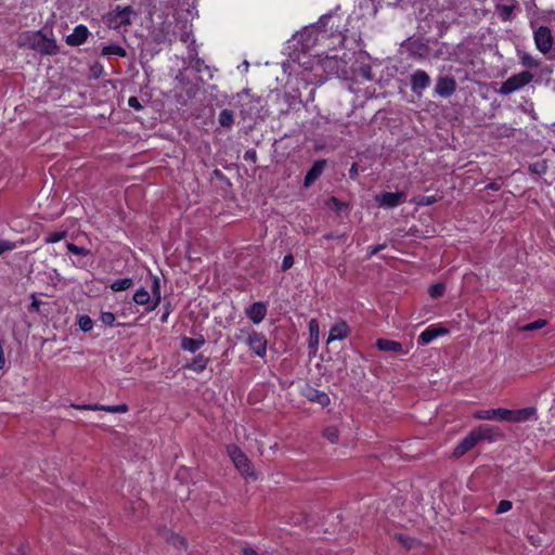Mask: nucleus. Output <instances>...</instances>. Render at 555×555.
<instances>
[{"instance_id":"obj_25","label":"nucleus","mask_w":555,"mask_h":555,"mask_svg":"<svg viewBox=\"0 0 555 555\" xmlns=\"http://www.w3.org/2000/svg\"><path fill=\"white\" fill-rule=\"evenodd\" d=\"M205 344V339L203 336L199 338H191V337H183L181 347L184 350H188L190 352H196L203 345Z\"/></svg>"},{"instance_id":"obj_58","label":"nucleus","mask_w":555,"mask_h":555,"mask_svg":"<svg viewBox=\"0 0 555 555\" xmlns=\"http://www.w3.org/2000/svg\"><path fill=\"white\" fill-rule=\"evenodd\" d=\"M41 304H42V302H41L40 300H38V299L33 295V300H31L30 307H31L33 309H35L36 311H39V308H40Z\"/></svg>"},{"instance_id":"obj_33","label":"nucleus","mask_w":555,"mask_h":555,"mask_svg":"<svg viewBox=\"0 0 555 555\" xmlns=\"http://www.w3.org/2000/svg\"><path fill=\"white\" fill-rule=\"evenodd\" d=\"M338 429L335 426H328L323 430V436L331 442L336 443L338 441Z\"/></svg>"},{"instance_id":"obj_15","label":"nucleus","mask_w":555,"mask_h":555,"mask_svg":"<svg viewBox=\"0 0 555 555\" xmlns=\"http://www.w3.org/2000/svg\"><path fill=\"white\" fill-rule=\"evenodd\" d=\"M268 311V305L262 301L254 302L251 306H249L245 313L249 320L253 321L255 324H259L262 322L267 315Z\"/></svg>"},{"instance_id":"obj_4","label":"nucleus","mask_w":555,"mask_h":555,"mask_svg":"<svg viewBox=\"0 0 555 555\" xmlns=\"http://www.w3.org/2000/svg\"><path fill=\"white\" fill-rule=\"evenodd\" d=\"M532 80L533 75L528 70L512 75L508 79L502 82L499 89V93L502 95H507L527 86Z\"/></svg>"},{"instance_id":"obj_11","label":"nucleus","mask_w":555,"mask_h":555,"mask_svg":"<svg viewBox=\"0 0 555 555\" xmlns=\"http://www.w3.org/2000/svg\"><path fill=\"white\" fill-rule=\"evenodd\" d=\"M479 443V440L477 438V435L475 430L473 429L467 436H465L454 448L453 450V456L454 457H461L468 451H470L474 447H476Z\"/></svg>"},{"instance_id":"obj_5","label":"nucleus","mask_w":555,"mask_h":555,"mask_svg":"<svg viewBox=\"0 0 555 555\" xmlns=\"http://www.w3.org/2000/svg\"><path fill=\"white\" fill-rule=\"evenodd\" d=\"M535 48L542 53L547 54L552 51L554 38L547 26H539L533 33Z\"/></svg>"},{"instance_id":"obj_1","label":"nucleus","mask_w":555,"mask_h":555,"mask_svg":"<svg viewBox=\"0 0 555 555\" xmlns=\"http://www.w3.org/2000/svg\"><path fill=\"white\" fill-rule=\"evenodd\" d=\"M18 46L29 48L43 55H55L59 52L55 40L47 37L41 30L21 34Z\"/></svg>"},{"instance_id":"obj_6","label":"nucleus","mask_w":555,"mask_h":555,"mask_svg":"<svg viewBox=\"0 0 555 555\" xmlns=\"http://www.w3.org/2000/svg\"><path fill=\"white\" fill-rule=\"evenodd\" d=\"M228 453L234 463L235 467L244 475H253V467L250 461L245 453L236 446L228 447Z\"/></svg>"},{"instance_id":"obj_45","label":"nucleus","mask_w":555,"mask_h":555,"mask_svg":"<svg viewBox=\"0 0 555 555\" xmlns=\"http://www.w3.org/2000/svg\"><path fill=\"white\" fill-rule=\"evenodd\" d=\"M160 301H162V296H158V297L151 296L150 305L145 308V311L146 312L154 311L159 306Z\"/></svg>"},{"instance_id":"obj_54","label":"nucleus","mask_w":555,"mask_h":555,"mask_svg":"<svg viewBox=\"0 0 555 555\" xmlns=\"http://www.w3.org/2000/svg\"><path fill=\"white\" fill-rule=\"evenodd\" d=\"M3 345H4V341L0 338V370L4 369L5 366V358H4V352H3Z\"/></svg>"},{"instance_id":"obj_60","label":"nucleus","mask_w":555,"mask_h":555,"mask_svg":"<svg viewBox=\"0 0 555 555\" xmlns=\"http://www.w3.org/2000/svg\"><path fill=\"white\" fill-rule=\"evenodd\" d=\"M357 175H358V165L352 164V166L349 170V176H350V178H354Z\"/></svg>"},{"instance_id":"obj_47","label":"nucleus","mask_w":555,"mask_h":555,"mask_svg":"<svg viewBox=\"0 0 555 555\" xmlns=\"http://www.w3.org/2000/svg\"><path fill=\"white\" fill-rule=\"evenodd\" d=\"M294 264V257L293 255L288 254L285 255L282 261V271H286L291 269Z\"/></svg>"},{"instance_id":"obj_12","label":"nucleus","mask_w":555,"mask_h":555,"mask_svg":"<svg viewBox=\"0 0 555 555\" xmlns=\"http://www.w3.org/2000/svg\"><path fill=\"white\" fill-rule=\"evenodd\" d=\"M456 90V81L450 76H440L437 79L435 91L442 98L452 95Z\"/></svg>"},{"instance_id":"obj_30","label":"nucleus","mask_w":555,"mask_h":555,"mask_svg":"<svg viewBox=\"0 0 555 555\" xmlns=\"http://www.w3.org/2000/svg\"><path fill=\"white\" fill-rule=\"evenodd\" d=\"M132 285H133V280L131 278H125V279H118V280L114 281L109 287L113 292H121V291L129 289Z\"/></svg>"},{"instance_id":"obj_57","label":"nucleus","mask_w":555,"mask_h":555,"mask_svg":"<svg viewBox=\"0 0 555 555\" xmlns=\"http://www.w3.org/2000/svg\"><path fill=\"white\" fill-rule=\"evenodd\" d=\"M309 330L311 332V335L313 334V332H315L318 334L319 332V325H318V322L315 320H311L309 322Z\"/></svg>"},{"instance_id":"obj_44","label":"nucleus","mask_w":555,"mask_h":555,"mask_svg":"<svg viewBox=\"0 0 555 555\" xmlns=\"http://www.w3.org/2000/svg\"><path fill=\"white\" fill-rule=\"evenodd\" d=\"M151 296L158 297L160 295V280L158 276H153L152 286H151Z\"/></svg>"},{"instance_id":"obj_55","label":"nucleus","mask_w":555,"mask_h":555,"mask_svg":"<svg viewBox=\"0 0 555 555\" xmlns=\"http://www.w3.org/2000/svg\"><path fill=\"white\" fill-rule=\"evenodd\" d=\"M553 73V66L552 65H545L540 70V76H550Z\"/></svg>"},{"instance_id":"obj_10","label":"nucleus","mask_w":555,"mask_h":555,"mask_svg":"<svg viewBox=\"0 0 555 555\" xmlns=\"http://www.w3.org/2000/svg\"><path fill=\"white\" fill-rule=\"evenodd\" d=\"M430 77L425 70L417 69L411 75V90L417 95H422L423 91L430 86Z\"/></svg>"},{"instance_id":"obj_34","label":"nucleus","mask_w":555,"mask_h":555,"mask_svg":"<svg viewBox=\"0 0 555 555\" xmlns=\"http://www.w3.org/2000/svg\"><path fill=\"white\" fill-rule=\"evenodd\" d=\"M66 248L69 253L79 255V256H88L91 254V251L89 249L81 247V246H77L76 244L70 243V242H68L66 244Z\"/></svg>"},{"instance_id":"obj_43","label":"nucleus","mask_w":555,"mask_h":555,"mask_svg":"<svg viewBox=\"0 0 555 555\" xmlns=\"http://www.w3.org/2000/svg\"><path fill=\"white\" fill-rule=\"evenodd\" d=\"M513 503L509 500H501L496 506L495 513L503 514L512 509Z\"/></svg>"},{"instance_id":"obj_64","label":"nucleus","mask_w":555,"mask_h":555,"mask_svg":"<svg viewBox=\"0 0 555 555\" xmlns=\"http://www.w3.org/2000/svg\"><path fill=\"white\" fill-rule=\"evenodd\" d=\"M554 44H555V40H554Z\"/></svg>"},{"instance_id":"obj_46","label":"nucleus","mask_w":555,"mask_h":555,"mask_svg":"<svg viewBox=\"0 0 555 555\" xmlns=\"http://www.w3.org/2000/svg\"><path fill=\"white\" fill-rule=\"evenodd\" d=\"M360 75L369 81L374 79L372 68L369 65H364L360 68Z\"/></svg>"},{"instance_id":"obj_49","label":"nucleus","mask_w":555,"mask_h":555,"mask_svg":"<svg viewBox=\"0 0 555 555\" xmlns=\"http://www.w3.org/2000/svg\"><path fill=\"white\" fill-rule=\"evenodd\" d=\"M529 169L533 173H543L546 170V166L542 163H535L530 165Z\"/></svg>"},{"instance_id":"obj_23","label":"nucleus","mask_w":555,"mask_h":555,"mask_svg":"<svg viewBox=\"0 0 555 555\" xmlns=\"http://www.w3.org/2000/svg\"><path fill=\"white\" fill-rule=\"evenodd\" d=\"M375 346L378 350L384 352L404 353L402 344L396 340L378 338L375 343Z\"/></svg>"},{"instance_id":"obj_42","label":"nucleus","mask_w":555,"mask_h":555,"mask_svg":"<svg viewBox=\"0 0 555 555\" xmlns=\"http://www.w3.org/2000/svg\"><path fill=\"white\" fill-rule=\"evenodd\" d=\"M16 248V243L7 241V240H0V256L3 255L7 251H11Z\"/></svg>"},{"instance_id":"obj_14","label":"nucleus","mask_w":555,"mask_h":555,"mask_svg":"<svg viewBox=\"0 0 555 555\" xmlns=\"http://www.w3.org/2000/svg\"><path fill=\"white\" fill-rule=\"evenodd\" d=\"M134 11L131 7L120 8L119 5L112 13L111 22L114 23L115 27L127 26L131 24V15Z\"/></svg>"},{"instance_id":"obj_22","label":"nucleus","mask_w":555,"mask_h":555,"mask_svg":"<svg viewBox=\"0 0 555 555\" xmlns=\"http://www.w3.org/2000/svg\"><path fill=\"white\" fill-rule=\"evenodd\" d=\"M447 333H448L447 328L429 326L421 333V335L417 338V344L423 345V346L427 345V344L431 343L438 336L444 335Z\"/></svg>"},{"instance_id":"obj_2","label":"nucleus","mask_w":555,"mask_h":555,"mask_svg":"<svg viewBox=\"0 0 555 555\" xmlns=\"http://www.w3.org/2000/svg\"><path fill=\"white\" fill-rule=\"evenodd\" d=\"M237 105L244 119L259 117L263 108V100L260 96L250 93L249 89H244L237 93Z\"/></svg>"},{"instance_id":"obj_13","label":"nucleus","mask_w":555,"mask_h":555,"mask_svg":"<svg viewBox=\"0 0 555 555\" xmlns=\"http://www.w3.org/2000/svg\"><path fill=\"white\" fill-rule=\"evenodd\" d=\"M507 422L514 423H522L527 422L531 418H535L537 409L534 406H527L519 410H508L507 409Z\"/></svg>"},{"instance_id":"obj_18","label":"nucleus","mask_w":555,"mask_h":555,"mask_svg":"<svg viewBox=\"0 0 555 555\" xmlns=\"http://www.w3.org/2000/svg\"><path fill=\"white\" fill-rule=\"evenodd\" d=\"M326 167V160L325 159H319L314 162L312 167L308 170L306 173L304 185L306 188H309L311 184H313L322 175Z\"/></svg>"},{"instance_id":"obj_62","label":"nucleus","mask_w":555,"mask_h":555,"mask_svg":"<svg viewBox=\"0 0 555 555\" xmlns=\"http://www.w3.org/2000/svg\"><path fill=\"white\" fill-rule=\"evenodd\" d=\"M548 59L555 61V44H553V48H552V51L550 52Z\"/></svg>"},{"instance_id":"obj_37","label":"nucleus","mask_w":555,"mask_h":555,"mask_svg":"<svg viewBox=\"0 0 555 555\" xmlns=\"http://www.w3.org/2000/svg\"><path fill=\"white\" fill-rule=\"evenodd\" d=\"M67 236V231H56L50 233L44 240L47 243H56Z\"/></svg>"},{"instance_id":"obj_24","label":"nucleus","mask_w":555,"mask_h":555,"mask_svg":"<svg viewBox=\"0 0 555 555\" xmlns=\"http://www.w3.org/2000/svg\"><path fill=\"white\" fill-rule=\"evenodd\" d=\"M349 334V327L346 322H340L332 326L328 335L327 343L335 339H344Z\"/></svg>"},{"instance_id":"obj_8","label":"nucleus","mask_w":555,"mask_h":555,"mask_svg":"<svg viewBox=\"0 0 555 555\" xmlns=\"http://www.w3.org/2000/svg\"><path fill=\"white\" fill-rule=\"evenodd\" d=\"M477 438L480 441H489L494 442L504 438V434L500 430L499 427L492 425H479L474 428Z\"/></svg>"},{"instance_id":"obj_39","label":"nucleus","mask_w":555,"mask_h":555,"mask_svg":"<svg viewBox=\"0 0 555 555\" xmlns=\"http://www.w3.org/2000/svg\"><path fill=\"white\" fill-rule=\"evenodd\" d=\"M100 320L107 326H113L115 322V314L109 311H103L100 314Z\"/></svg>"},{"instance_id":"obj_36","label":"nucleus","mask_w":555,"mask_h":555,"mask_svg":"<svg viewBox=\"0 0 555 555\" xmlns=\"http://www.w3.org/2000/svg\"><path fill=\"white\" fill-rule=\"evenodd\" d=\"M545 325H546V321L543 319H539V320H535L531 323L524 325L521 330L526 331V332L537 331V330L543 328Z\"/></svg>"},{"instance_id":"obj_3","label":"nucleus","mask_w":555,"mask_h":555,"mask_svg":"<svg viewBox=\"0 0 555 555\" xmlns=\"http://www.w3.org/2000/svg\"><path fill=\"white\" fill-rule=\"evenodd\" d=\"M236 338L243 340L259 358H264L267 356L268 340L264 334L248 327L240 330Z\"/></svg>"},{"instance_id":"obj_56","label":"nucleus","mask_w":555,"mask_h":555,"mask_svg":"<svg viewBox=\"0 0 555 555\" xmlns=\"http://www.w3.org/2000/svg\"><path fill=\"white\" fill-rule=\"evenodd\" d=\"M502 188V183L499 181H493L487 184L486 189L491 191H499Z\"/></svg>"},{"instance_id":"obj_41","label":"nucleus","mask_w":555,"mask_h":555,"mask_svg":"<svg viewBox=\"0 0 555 555\" xmlns=\"http://www.w3.org/2000/svg\"><path fill=\"white\" fill-rule=\"evenodd\" d=\"M16 248V243L7 241V240H0V256L3 255L7 251H11Z\"/></svg>"},{"instance_id":"obj_32","label":"nucleus","mask_w":555,"mask_h":555,"mask_svg":"<svg viewBox=\"0 0 555 555\" xmlns=\"http://www.w3.org/2000/svg\"><path fill=\"white\" fill-rule=\"evenodd\" d=\"M520 64L527 68H537L540 66V61L535 60L530 53L522 52L519 55Z\"/></svg>"},{"instance_id":"obj_61","label":"nucleus","mask_w":555,"mask_h":555,"mask_svg":"<svg viewBox=\"0 0 555 555\" xmlns=\"http://www.w3.org/2000/svg\"><path fill=\"white\" fill-rule=\"evenodd\" d=\"M436 201L434 196H427L423 199V204L430 205Z\"/></svg>"},{"instance_id":"obj_21","label":"nucleus","mask_w":555,"mask_h":555,"mask_svg":"<svg viewBox=\"0 0 555 555\" xmlns=\"http://www.w3.org/2000/svg\"><path fill=\"white\" fill-rule=\"evenodd\" d=\"M78 410H92V411H106L111 413H125L128 411L127 404H118V405H102V404H83V405H73Z\"/></svg>"},{"instance_id":"obj_17","label":"nucleus","mask_w":555,"mask_h":555,"mask_svg":"<svg viewBox=\"0 0 555 555\" xmlns=\"http://www.w3.org/2000/svg\"><path fill=\"white\" fill-rule=\"evenodd\" d=\"M516 0H499L495 4V12L504 22L511 21L516 9Z\"/></svg>"},{"instance_id":"obj_9","label":"nucleus","mask_w":555,"mask_h":555,"mask_svg":"<svg viewBox=\"0 0 555 555\" xmlns=\"http://www.w3.org/2000/svg\"><path fill=\"white\" fill-rule=\"evenodd\" d=\"M318 31L322 36V38L330 33V36H337L340 40H343L341 33L339 31V25L335 23V17L333 15H323L318 22Z\"/></svg>"},{"instance_id":"obj_51","label":"nucleus","mask_w":555,"mask_h":555,"mask_svg":"<svg viewBox=\"0 0 555 555\" xmlns=\"http://www.w3.org/2000/svg\"><path fill=\"white\" fill-rule=\"evenodd\" d=\"M128 105L135 111L142 109V105L137 96H130L128 99Z\"/></svg>"},{"instance_id":"obj_52","label":"nucleus","mask_w":555,"mask_h":555,"mask_svg":"<svg viewBox=\"0 0 555 555\" xmlns=\"http://www.w3.org/2000/svg\"><path fill=\"white\" fill-rule=\"evenodd\" d=\"M244 159L247 162H251L254 164L257 163V153L255 150H248L244 154Z\"/></svg>"},{"instance_id":"obj_59","label":"nucleus","mask_w":555,"mask_h":555,"mask_svg":"<svg viewBox=\"0 0 555 555\" xmlns=\"http://www.w3.org/2000/svg\"><path fill=\"white\" fill-rule=\"evenodd\" d=\"M170 312H171L170 304L168 302V304L166 305V307H165V312H164V314L162 315L160 321H162V322H166V321H167L168 315L170 314Z\"/></svg>"},{"instance_id":"obj_7","label":"nucleus","mask_w":555,"mask_h":555,"mask_svg":"<svg viewBox=\"0 0 555 555\" xmlns=\"http://www.w3.org/2000/svg\"><path fill=\"white\" fill-rule=\"evenodd\" d=\"M406 201L405 192H384L375 196V202L379 207L391 209Z\"/></svg>"},{"instance_id":"obj_53","label":"nucleus","mask_w":555,"mask_h":555,"mask_svg":"<svg viewBox=\"0 0 555 555\" xmlns=\"http://www.w3.org/2000/svg\"><path fill=\"white\" fill-rule=\"evenodd\" d=\"M331 202L333 203V205L337 211H340V210H343V208L347 207V205L345 203L340 202L338 198H336L334 196L331 198Z\"/></svg>"},{"instance_id":"obj_26","label":"nucleus","mask_w":555,"mask_h":555,"mask_svg":"<svg viewBox=\"0 0 555 555\" xmlns=\"http://www.w3.org/2000/svg\"><path fill=\"white\" fill-rule=\"evenodd\" d=\"M219 125L224 128H231L234 124V114L231 109H222L218 117Z\"/></svg>"},{"instance_id":"obj_27","label":"nucleus","mask_w":555,"mask_h":555,"mask_svg":"<svg viewBox=\"0 0 555 555\" xmlns=\"http://www.w3.org/2000/svg\"><path fill=\"white\" fill-rule=\"evenodd\" d=\"M101 54L103 56L117 55L120 57H125L127 55L126 50L117 44H108L103 47Z\"/></svg>"},{"instance_id":"obj_16","label":"nucleus","mask_w":555,"mask_h":555,"mask_svg":"<svg viewBox=\"0 0 555 555\" xmlns=\"http://www.w3.org/2000/svg\"><path fill=\"white\" fill-rule=\"evenodd\" d=\"M507 409L498 408V409H488V410H478L474 413V417L477 420H498L501 422L506 421L507 418Z\"/></svg>"},{"instance_id":"obj_48","label":"nucleus","mask_w":555,"mask_h":555,"mask_svg":"<svg viewBox=\"0 0 555 555\" xmlns=\"http://www.w3.org/2000/svg\"><path fill=\"white\" fill-rule=\"evenodd\" d=\"M396 538L406 547L411 548L415 541L411 538L403 537L402 534H396Z\"/></svg>"},{"instance_id":"obj_50","label":"nucleus","mask_w":555,"mask_h":555,"mask_svg":"<svg viewBox=\"0 0 555 555\" xmlns=\"http://www.w3.org/2000/svg\"><path fill=\"white\" fill-rule=\"evenodd\" d=\"M386 248V244H379V245H376V246H371L367 250V258H372L374 255H376L377 253H379L380 250L385 249Z\"/></svg>"},{"instance_id":"obj_40","label":"nucleus","mask_w":555,"mask_h":555,"mask_svg":"<svg viewBox=\"0 0 555 555\" xmlns=\"http://www.w3.org/2000/svg\"><path fill=\"white\" fill-rule=\"evenodd\" d=\"M104 69L101 63L94 62L90 66V78H99L103 74Z\"/></svg>"},{"instance_id":"obj_63","label":"nucleus","mask_w":555,"mask_h":555,"mask_svg":"<svg viewBox=\"0 0 555 555\" xmlns=\"http://www.w3.org/2000/svg\"><path fill=\"white\" fill-rule=\"evenodd\" d=\"M324 237H325L326 240H332L334 236H333V234H326V235H324Z\"/></svg>"},{"instance_id":"obj_38","label":"nucleus","mask_w":555,"mask_h":555,"mask_svg":"<svg viewBox=\"0 0 555 555\" xmlns=\"http://www.w3.org/2000/svg\"><path fill=\"white\" fill-rule=\"evenodd\" d=\"M444 292H446V286L442 283L431 285L429 288V294L433 298H439V297L443 296Z\"/></svg>"},{"instance_id":"obj_20","label":"nucleus","mask_w":555,"mask_h":555,"mask_svg":"<svg viewBox=\"0 0 555 555\" xmlns=\"http://www.w3.org/2000/svg\"><path fill=\"white\" fill-rule=\"evenodd\" d=\"M302 393L309 401L319 403L321 406H327L331 402L326 392L320 391L310 386H307Z\"/></svg>"},{"instance_id":"obj_28","label":"nucleus","mask_w":555,"mask_h":555,"mask_svg":"<svg viewBox=\"0 0 555 555\" xmlns=\"http://www.w3.org/2000/svg\"><path fill=\"white\" fill-rule=\"evenodd\" d=\"M151 294L143 287L139 288L132 297V300L137 305L145 306V308L150 305Z\"/></svg>"},{"instance_id":"obj_31","label":"nucleus","mask_w":555,"mask_h":555,"mask_svg":"<svg viewBox=\"0 0 555 555\" xmlns=\"http://www.w3.org/2000/svg\"><path fill=\"white\" fill-rule=\"evenodd\" d=\"M208 361L209 359L207 357L198 354L190 364V369L193 370L194 372L201 373L206 369Z\"/></svg>"},{"instance_id":"obj_19","label":"nucleus","mask_w":555,"mask_h":555,"mask_svg":"<svg viewBox=\"0 0 555 555\" xmlns=\"http://www.w3.org/2000/svg\"><path fill=\"white\" fill-rule=\"evenodd\" d=\"M89 34V29L85 25H78L74 28V31L66 37V43L73 47L80 46L87 40Z\"/></svg>"},{"instance_id":"obj_29","label":"nucleus","mask_w":555,"mask_h":555,"mask_svg":"<svg viewBox=\"0 0 555 555\" xmlns=\"http://www.w3.org/2000/svg\"><path fill=\"white\" fill-rule=\"evenodd\" d=\"M165 539L168 541V543L172 544L173 546L178 548H182L186 546V541L183 537H180L179 534H176L171 531L166 530L164 534Z\"/></svg>"},{"instance_id":"obj_35","label":"nucleus","mask_w":555,"mask_h":555,"mask_svg":"<svg viewBox=\"0 0 555 555\" xmlns=\"http://www.w3.org/2000/svg\"><path fill=\"white\" fill-rule=\"evenodd\" d=\"M78 325L82 332H90L93 327V321L89 315L83 314L80 315Z\"/></svg>"}]
</instances>
